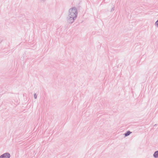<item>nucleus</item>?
Here are the masks:
<instances>
[{
	"instance_id": "4",
	"label": "nucleus",
	"mask_w": 158,
	"mask_h": 158,
	"mask_svg": "<svg viewBox=\"0 0 158 158\" xmlns=\"http://www.w3.org/2000/svg\"><path fill=\"white\" fill-rule=\"evenodd\" d=\"M131 132H130V131H127L125 134V136H127L128 135H129L131 133Z\"/></svg>"
},
{
	"instance_id": "3",
	"label": "nucleus",
	"mask_w": 158,
	"mask_h": 158,
	"mask_svg": "<svg viewBox=\"0 0 158 158\" xmlns=\"http://www.w3.org/2000/svg\"><path fill=\"white\" fill-rule=\"evenodd\" d=\"M154 156L155 157H158V151L155 152Z\"/></svg>"
},
{
	"instance_id": "6",
	"label": "nucleus",
	"mask_w": 158,
	"mask_h": 158,
	"mask_svg": "<svg viewBox=\"0 0 158 158\" xmlns=\"http://www.w3.org/2000/svg\"><path fill=\"white\" fill-rule=\"evenodd\" d=\"M34 97L35 98H36V96H35V95Z\"/></svg>"
},
{
	"instance_id": "5",
	"label": "nucleus",
	"mask_w": 158,
	"mask_h": 158,
	"mask_svg": "<svg viewBox=\"0 0 158 158\" xmlns=\"http://www.w3.org/2000/svg\"><path fill=\"white\" fill-rule=\"evenodd\" d=\"M156 24L158 27V20H157L156 23Z\"/></svg>"
},
{
	"instance_id": "2",
	"label": "nucleus",
	"mask_w": 158,
	"mask_h": 158,
	"mask_svg": "<svg viewBox=\"0 0 158 158\" xmlns=\"http://www.w3.org/2000/svg\"><path fill=\"white\" fill-rule=\"evenodd\" d=\"M10 154L8 153H5L0 156V158H9Z\"/></svg>"
},
{
	"instance_id": "1",
	"label": "nucleus",
	"mask_w": 158,
	"mask_h": 158,
	"mask_svg": "<svg viewBox=\"0 0 158 158\" xmlns=\"http://www.w3.org/2000/svg\"><path fill=\"white\" fill-rule=\"evenodd\" d=\"M70 19L73 20L74 18L76 16L77 10L76 9L72 8L69 10Z\"/></svg>"
}]
</instances>
